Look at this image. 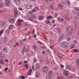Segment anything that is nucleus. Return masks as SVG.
<instances>
[{
	"label": "nucleus",
	"mask_w": 79,
	"mask_h": 79,
	"mask_svg": "<svg viewBox=\"0 0 79 79\" xmlns=\"http://www.w3.org/2000/svg\"><path fill=\"white\" fill-rule=\"evenodd\" d=\"M71 67H69L68 65H67L66 67V70H65L63 72V74L64 76H65L66 77H67L68 76V73H69V71H67V69H69V70H71Z\"/></svg>",
	"instance_id": "nucleus-1"
},
{
	"label": "nucleus",
	"mask_w": 79,
	"mask_h": 79,
	"mask_svg": "<svg viewBox=\"0 0 79 79\" xmlns=\"http://www.w3.org/2000/svg\"><path fill=\"white\" fill-rule=\"evenodd\" d=\"M60 45L64 48H67L68 47V44L66 42H62L60 43Z\"/></svg>",
	"instance_id": "nucleus-2"
},
{
	"label": "nucleus",
	"mask_w": 79,
	"mask_h": 79,
	"mask_svg": "<svg viewBox=\"0 0 79 79\" xmlns=\"http://www.w3.org/2000/svg\"><path fill=\"white\" fill-rule=\"evenodd\" d=\"M67 29L68 31V34H69V35H71L73 33V31H72V28L71 27H69L67 28Z\"/></svg>",
	"instance_id": "nucleus-3"
},
{
	"label": "nucleus",
	"mask_w": 79,
	"mask_h": 79,
	"mask_svg": "<svg viewBox=\"0 0 79 79\" xmlns=\"http://www.w3.org/2000/svg\"><path fill=\"white\" fill-rule=\"evenodd\" d=\"M39 68V66L38 64H36L35 67H34V66H32V69L33 70H37V69H38Z\"/></svg>",
	"instance_id": "nucleus-4"
},
{
	"label": "nucleus",
	"mask_w": 79,
	"mask_h": 79,
	"mask_svg": "<svg viewBox=\"0 0 79 79\" xmlns=\"http://www.w3.org/2000/svg\"><path fill=\"white\" fill-rule=\"evenodd\" d=\"M21 0H14V2L17 5H19L21 3Z\"/></svg>",
	"instance_id": "nucleus-5"
},
{
	"label": "nucleus",
	"mask_w": 79,
	"mask_h": 79,
	"mask_svg": "<svg viewBox=\"0 0 79 79\" xmlns=\"http://www.w3.org/2000/svg\"><path fill=\"white\" fill-rule=\"evenodd\" d=\"M9 21L10 23L13 24V23H14L15 22V19L11 18L9 19Z\"/></svg>",
	"instance_id": "nucleus-6"
},
{
	"label": "nucleus",
	"mask_w": 79,
	"mask_h": 79,
	"mask_svg": "<svg viewBox=\"0 0 79 79\" xmlns=\"http://www.w3.org/2000/svg\"><path fill=\"white\" fill-rule=\"evenodd\" d=\"M23 22V20L20 19L17 20V23L18 26H20L21 25V23Z\"/></svg>",
	"instance_id": "nucleus-7"
},
{
	"label": "nucleus",
	"mask_w": 79,
	"mask_h": 79,
	"mask_svg": "<svg viewBox=\"0 0 79 79\" xmlns=\"http://www.w3.org/2000/svg\"><path fill=\"white\" fill-rule=\"evenodd\" d=\"M5 4L6 5H7V6H9L10 5V0H6L5 2Z\"/></svg>",
	"instance_id": "nucleus-8"
},
{
	"label": "nucleus",
	"mask_w": 79,
	"mask_h": 79,
	"mask_svg": "<svg viewBox=\"0 0 79 79\" xmlns=\"http://www.w3.org/2000/svg\"><path fill=\"white\" fill-rule=\"evenodd\" d=\"M48 70V67H44L43 68V71H44V72H46Z\"/></svg>",
	"instance_id": "nucleus-9"
},
{
	"label": "nucleus",
	"mask_w": 79,
	"mask_h": 79,
	"mask_svg": "<svg viewBox=\"0 0 79 79\" xmlns=\"http://www.w3.org/2000/svg\"><path fill=\"white\" fill-rule=\"evenodd\" d=\"M32 7V5H28L26 7V9H30V8H31Z\"/></svg>",
	"instance_id": "nucleus-10"
},
{
	"label": "nucleus",
	"mask_w": 79,
	"mask_h": 79,
	"mask_svg": "<svg viewBox=\"0 0 79 79\" xmlns=\"http://www.w3.org/2000/svg\"><path fill=\"white\" fill-rule=\"evenodd\" d=\"M31 73H32V69H30L27 73V75H30L31 74Z\"/></svg>",
	"instance_id": "nucleus-11"
},
{
	"label": "nucleus",
	"mask_w": 79,
	"mask_h": 79,
	"mask_svg": "<svg viewBox=\"0 0 79 79\" xmlns=\"http://www.w3.org/2000/svg\"><path fill=\"white\" fill-rule=\"evenodd\" d=\"M63 6H62L61 4H60L58 5V8H59V9H61V8H63Z\"/></svg>",
	"instance_id": "nucleus-12"
},
{
	"label": "nucleus",
	"mask_w": 79,
	"mask_h": 79,
	"mask_svg": "<svg viewBox=\"0 0 79 79\" xmlns=\"http://www.w3.org/2000/svg\"><path fill=\"white\" fill-rule=\"evenodd\" d=\"M3 8V3L0 2V8Z\"/></svg>",
	"instance_id": "nucleus-13"
},
{
	"label": "nucleus",
	"mask_w": 79,
	"mask_h": 79,
	"mask_svg": "<svg viewBox=\"0 0 79 79\" xmlns=\"http://www.w3.org/2000/svg\"><path fill=\"white\" fill-rule=\"evenodd\" d=\"M3 42H8V39H7V37H4V40H3Z\"/></svg>",
	"instance_id": "nucleus-14"
},
{
	"label": "nucleus",
	"mask_w": 79,
	"mask_h": 79,
	"mask_svg": "<svg viewBox=\"0 0 79 79\" xmlns=\"http://www.w3.org/2000/svg\"><path fill=\"white\" fill-rule=\"evenodd\" d=\"M36 77H39V76H40V73L39 72H36Z\"/></svg>",
	"instance_id": "nucleus-15"
},
{
	"label": "nucleus",
	"mask_w": 79,
	"mask_h": 79,
	"mask_svg": "<svg viewBox=\"0 0 79 79\" xmlns=\"http://www.w3.org/2000/svg\"><path fill=\"white\" fill-rule=\"evenodd\" d=\"M46 23V24H50V21H49V19H47L45 21Z\"/></svg>",
	"instance_id": "nucleus-16"
},
{
	"label": "nucleus",
	"mask_w": 79,
	"mask_h": 79,
	"mask_svg": "<svg viewBox=\"0 0 79 79\" xmlns=\"http://www.w3.org/2000/svg\"><path fill=\"white\" fill-rule=\"evenodd\" d=\"M31 18H35V19L37 18V17H36V16H35L34 15H31Z\"/></svg>",
	"instance_id": "nucleus-17"
},
{
	"label": "nucleus",
	"mask_w": 79,
	"mask_h": 79,
	"mask_svg": "<svg viewBox=\"0 0 79 79\" xmlns=\"http://www.w3.org/2000/svg\"><path fill=\"white\" fill-rule=\"evenodd\" d=\"M74 47V44H72L70 47V49H72V48H73Z\"/></svg>",
	"instance_id": "nucleus-18"
},
{
	"label": "nucleus",
	"mask_w": 79,
	"mask_h": 79,
	"mask_svg": "<svg viewBox=\"0 0 79 79\" xmlns=\"http://www.w3.org/2000/svg\"><path fill=\"white\" fill-rule=\"evenodd\" d=\"M39 18L40 19L42 20L44 18V17L40 15L39 16Z\"/></svg>",
	"instance_id": "nucleus-19"
},
{
	"label": "nucleus",
	"mask_w": 79,
	"mask_h": 79,
	"mask_svg": "<svg viewBox=\"0 0 79 79\" xmlns=\"http://www.w3.org/2000/svg\"><path fill=\"white\" fill-rule=\"evenodd\" d=\"M20 78L21 79H24L25 78H26V77L25 76H22L20 77Z\"/></svg>",
	"instance_id": "nucleus-20"
},
{
	"label": "nucleus",
	"mask_w": 79,
	"mask_h": 79,
	"mask_svg": "<svg viewBox=\"0 0 79 79\" xmlns=\"http://www.w3.org/2000/svg\"><path fill=\"white\" fill-rule=\"evenodd\" d=\"M59 56L60 58H63V55L60 53H59Z\"/></svg>",
	"instance_id": "nucleus-21"
},
{
	"label": "nucleus",
	"mask_w": 79,
	"mask_h": 79,
	"mask_svg": "<svg viewBox=\"0 0 79 79\" xmlns=\"http://www.w3.org/2000/svg\"><path fill=\"white\" fill-rule=\"evenodd\" d=\"M0 63L1 64H4V62H3V61L2 60H0Z\"/></svg>",
	"instance_id": "nucleus-22"
},
{
	"label": "nucleus",
	"mask_w": 79,
	"mask_h": 79,
	"mask_svg": "<svg viewBox=\"0 0 79 79\" xmlns=\"http://www.w3.org/2000/svg\"><path fill=\"white\" fill-rule=\"evenodd\" d=\"M33 49L34 50H36V49H37V46L35 45V44L34 45Z\"/></svg>",
	"instance_id": "nucleus-23"
},
{
	"label": "nucleus",
	"mask_w": 79,
	"mask_h": 79,
	"mask_svg": "<svg viewBox=\"0 0 79 79\" xmlns=\"http://www.w3.org/2000/svg\"><path fill=\"white\" fill-rule=\"evenodd\" d=\"M13 27H14V26H13V25H10V26L9 28L10 29H12V28H13Z\"/></svg>",
	"instance_id": "nucleus-24"
},
{
	"label": "nucleus",
	"mask_w": 79,
	"mask_h": 79,
	"mask_svg": "<svg viewBox=\"0 0 79 79\" xmlns=\"http://www.w3.org/2000/svg\"><path fill=\"white\" fill-rule=\"evenodd\" d=\"M10 30H9V29L7 30L6 31V32L7 34H9V33H10Z\"/></svg>",
	"instance_id": "nucleus-25"
},
{
	"label": "nucleus",
	"mask_w": 79,
	"mask_h": 79,
	"mask_svg": "<svg viewBox=\"0 0 79 79\" xmlns=\"http://www.w3.org/2000/svg\"><path fill=\"white\" fill-rule=\"evenodd\" d=\"M25 68L27 69L28 68V64H25Z\"/></svg>",
	"instance_id": "nucleus-26"
},
{
	"label": "nucleus",
	"mask_w": 79,
	"mask_h": 79,
	"mask_svg": "<svg viewBox=\"0 0 79 79\" xmlns=\"http://www.w3.org/2000/svg\"><path fill=\"white\" fill-rule=\"evenodd\" d=\"M3 30H1V31H0V35H1L3 33Z\"/></svg>",
	"instance_id": "nucleus-27"
},
{
	"label": "nucleus",
	"mask_w": 79,
	"mask_h": 79,
	"mask_svg": "<svg viewBox=\"0 0 79 79\" xmlns=\"http://www.w3.org/2000/svg\"><path fill=\"white\" fill-rule=\"evenodd\" d=\"M0 26L1 27H3L4 26V22H2Z\"/></svg>",
	"instance_id": "nucleus-28"
},
{
	"label": "nucleus",
	"mask_w": 79,
	"mask_h": 79,
	"mask_svg": "<svg viewBox=\"0 0 79 79\" xmlns=\"http://www.w3.org/2000/svg\"><path fill=\"white\" fill-rule=\"evenodd\" d=\"M57 79H64L63 78H62V77H57Z\"/></svg>",
	"instance_id": "nucleus-29"
},
{
	"label": "nucleus",
	"mask_w": 79,
	"mask_h": 79,
	"mask_svg": "<svg viewBox=\"0 0 79 79\" xmlns=\"http://www.w3.org/2000/svg\"><path fill=\"white\" fill-rule=\"evenodd\" d=\"M3 52H7V48H4L3 49Z\"/></svg>",
	"instance_id": "nucleus-30"
},
{
	"label": "nucleus",
	"mask_w": 79,
	"mask_h": 79,
	"mask_svg": "<svg viewBox=\"0 0 79 79\" xmlns=\"http://www.w3.org/2000/svg\"><path fill=\"white\" fill-rule=\"evenodd\" d=\"M14 17H17L18 16V13H14Z\"/></svg>",
	"instance_id": "nucleus-31"
},
{
	"label": "nucleus",
	"mask_w": 79,
	"mask_h": 79,
	"mask_svg": "<svg viewBox=\"0 0 79 79\" xmlns=\"http://www.w3.org/2000/svg\"><path fill=\"white\" fill-rule=\"evenodd\" d=\"M28 20H29L30 21H34V20L33 19L30 18H29L28 19Z\"/></svg>",
	"instance_id": "nucleus-32"
},
{
	"label": "nucleus",
	"mask_w": 79,
	"mask_h": 79,
	"mask_svg": "<svg viewBox=\"0 0 79 79\" xmlns=\"http://www.w3.org/2000/svg\"><path fill=\"white\" fill-rule=\"evenodd\" d=\"M74 52H79V50L77 49H74Z\"/></svg>",
	"instance_id": "nucleus-33"
},
{
	"label": "nucleus",
	"mask_w": 79,
	"mask_h": 79,
	"mask_svg": "<svg viewBox=\"0 0 79 79\" xmlns=\"http://www.w3.org/2000/svg\"><path fill=\"white\" fill-rule=\"evenodd\" d=\"M73 78V76H69L67 78V79H71Z\"/></svg>",
	"instance_id": "nucleus-34"
},
{
	"label": "nucleus",
	"mask_w": 79,
	"mask_h": 79,
	"mask_svg": "<svg viewBox=\"0 0 79 79\" xmlns=\"http://www.w3.org/2000/svg\"><path fill=\"white\" fill-rule=\"evenodd\" d=\"M23 42L22 41H21L20 43H19V45H23Z\"/></svg>",
	"instance_id": "nucleus-35"
},
{
	"label": "nucleus",
	"mask_w": 79,
	"mask_h": 79,
	"mask_svg": "<svg viewBox=\"0 0 79 79\" xmlns=\"http://www.w3.org/2000/svg\"><path fill=\"white\" fill-rule=\"evenodd\" d=\"M8 68L6 67L4 69V71H5V72H6V71H7V70H8Z\"/></svg>",
	"instance_id": "nucleus-36"
},
{
	"label": "nucleus",
	"mask_w": 79,
	"mask_h": 79,
	"mask_svg": "<svg viewBox=\"0 0 79 79\" xmlns=\"http://www.w3.org/2000/svg\"><path fill=\"white\" fill-rule=\"evenodd\" d=\"M29 48H27V49H25V52H28V51H29Z\"/></svg>",
	"instance_id": "nucleus-37"
},
{
	"label": "nucleus",
	"mask_w": 79,
	"mask_h": 79,
	"mask_svg": "<svg viewBox=\"0 0 79 79\" xmlns=\"http://www.w3.org/2000/svg\"><path fill=\"white\" fill-rule=\"evenodd\" d=\"M56 30L57 31H58L59 32H60V28L58 27L56 28Z\"/></svg>",
	"instance_id": "nucleus-38"
},
{
	"label": "nucleus",
	"mask_w": 79,
	"mask_h": 79,
	"mask_svg": "<svg viewBox=\"0 0 79 79\" xmlns=\"http://www.w3.org/2000/svg\"><path fill=\"white\" fill-rule=\"evenodd\" d=\"M35 33V30H34L32 31V32L31 33V34H33Z\"/></svg>",
	"instance_id": "nucleus-39"
},
{
	"label": "nucleus",
	"mask_w": 79,
	"mask_h": 79,
	"mask_svg": "<svg viewBox=\"0 0 79 79\" xmlns=\"http://www.w3.org/2000/svg\"><path fill=\"white\" fill-rule=\"evenodd\" d=\"M71 39V37H68V41H69V40H70Z\"/></svg>",
	"instance_id": "nucleus-40"
},
{
	"label": "nucleus",
	"mask_w": 79,
	"mask_h": 79,
	"mask_svg": "<svg viewBox=\"0 0 79 79\" xmlns=\"http://www.w3.org/2000/svg\"><path fill=\"white\" fill-rule=\"evenodd\" d=\"M40 8L42 10H44V6H40Z\"/></svg>",
	"instance_id": "nucleus-41"
},
{
	"label": "nucleus",
	"mask_w": 79,
	"mask_h": 79,
	"mask_svg": "<svg viewBox=\"0 0 79 79\" xmlns=\"http://www.w3.org/2000/svg\"><path fill=\"white\" fill-rule=\"evenodd\" d=\"M41 48H42V49H44V48H45L46 47H43V46H41Z\"/></svg>",
	"instance_id": "nucleus-42"
},
{
	"label": "nucleus",
	"mask_w": 79,
	"mask_h": 79,
	"mask_svg": "<svg viewBox=\"0 0 79 79\" xmlns=\"http://www.w3.org/2000/svg\"><path fill=\"white\" fill-rule=\"evenodd\" d=\"M60 37L61 38H62V39H63V37H64V35H60Z\"/></svg>",
	"instance_id": "nucleus-43"
},
{
	"label": "nucleus",
	"mask_w": 79,
	"mask_h": 79,
	"mask_svg": "<svg viewBox=\"0 0 79 79\" xmlns=\"http://www.w3.org/2000/svg\"><path fill=\"white\" fill-rule=\"evenodd\" d=\"M54 47V46H53V45H52L50 47V48H51V49H52V48H53Z\"/></svg>",
	"instance_id": "nucleus-44"
},
{
	"label": "nucleus",
	"mask_w": 79,
	"mask_h": 79,
	"mask_svg": "<svg viewBox=\"0 0 79 79\" xmlns=\"http://www.w3.org/2000/svg\"><path fill=\"white\" fill-rule=\"evenodd\" d=\"M65 20H68V19H69V18H68V17H65Z\"/></svg>",
	"instance_id": "nucleus-45"
},
{
	"label": "nucleus",
	"mask_w": 79,
	"mask_h": 79,
	"mask_svg": "<svg viewBox=\"0 0 79 79\" xmlns=\"http://www.w3.org/2000/svg\"><path fill=\"white\" fill-rule=\"evenodd\" d=\"M62 39V38H61V37H60V38L59 39V41H61V40Z\"/></svg>",
	"instance_id": "nucleus-46"
},
{
	"label": "nucleus",
	"mask_w": 79,
	"mask_h": 79,
	"mask_svg": "<svg viewBox=\"0 0 79 79\" xmlns=\"http://www.w3.org/2000/svg\"><path fill=\"white\" fill-rule=\"evenodd\" d=\"M55 17H57V13H56L54 15Z\"/></svg>",
	"instance_id": "nucleus-47"
},
{
	"label": "nucleus",
	"mask_w": 79,
	"mask_h": 79,
	"mask_svg": "<svg viewBox=\"0 0 79 79\" xmlns=\"http://www.w3.org/2000/svg\"><path fill=\"white\" fill-rule=\"evenodd\" d=\"M60 67H61V68H64V65H63L61 64Z\"/></svg>",
	"instance_id": "nucleus-48"
},
{
	"label": "nucleus",
	"mask_w": 79,
	"mask_h": 79,
	"mask_svg": "<svg viewBox=\"0 0 79 79\" xmlns=\"http://www.w3.org/2000/svg\"><path fill=\"white\" fill-rule=\"evenodd\" d=\"M38 42L39 43V44H42V42H41L40 41H38Z\"/></svg>",
	"instance_id": "nucleus-49"
},
{
	"label": "nucleus",
	"mask_w": 79,
	"mask_h": 79,
	"mask_svg": "<svg viewBox=\"0 0 79 79\" xmlns=\"http://www.w3.org/2000/svg\"><path fill=\"white\" fill-rule=\"evenodd\" d=\"M22 63H23L22 62H19L18 64V65H21V64H22Z\"/></svg>",
	"instance_id": "nucleus-50"
},
{
	"label": "nucleus",
	"mask_w": 79,
	"mask_h": 79,
	"mask_svg": "<svg viewBox=\"0 0 79 79\" xmlns=\"http://www.w3.org/2000/svg\"><path fill=\"white\" fill-rule=\"evenodd\" d=\"M14 11H15V13H18V12H17V10H16V9Z\"/></svg>",
	"instance_id": "nucleus-51"
},
{
	"label": "nucleus",
	"mask_w": 79,
	"mask_h": 79,
	"mask_svg": "<svg viewBox=\"0 0 79 79\" xmlns=\"http://www.w3.org/2000/svg\"><path fill=\"white\" fill-rule=\"evenodd\" d=\"M47 19H50V16H48L47 17Z\"/></svg>",
	"instance_id": "nucleus-52"
},
{
	"label": "nucleus",
	"mask_w": 79,
	"mask_h": 79,
	"mask_svg": "<svg viewBox=\"0 0 79 79\" xmlns=\"http://www.w3.org/2000/svg\"><path fill=\"white\" fill-rule=\"evenodd\" d=\"M33 12H35V11H36V10H35L34 9L32 10Z\"/></svg>",
	"instance_id": "nucleus-53"
},
{
	"label": "nucleus",
	"mask_w": 79,
	"mask_h": 79,
	"mask_svg": "<svg viewBox=\"0 0 79 79\" xmlns=\"http://www.w3.org/2000/svg\"><path fill=\"white\" fill-rule=\"evenodd\" d=\"M18 45H19V43H17L15 44V45H16V46H18Z\"/></svg>",
	"instance_id": "nucleus-54"
},
{
	"label": "nucleus",
	"mask_w": 79,
	"mask_h": 79,
	"mask_svg": "<svg viewBox=\"0 0 79 79\" xmlns=\"http://www.w3.org/2000/svg\"><path fill=\"white\" fill-rule=\"evenodd\" d=\"M67 4H68V5H70V2H69L67 1Z\"/></svg>",
	"instance_id": "nucleus-55"
},
{
	"label": "nucleus",
	"mask_w": 79,
	"mask_h": 79,
	"mask_svg": "<svg viewBox=\"0 0 79 79\" xmlns=\"http://www.w3.org/2000/svg\"><path fill=\"white\" fill-rule=\"evenodd\" d=\"M19 10H21V11H22V10H23V9L22 8H19Z\"/></svg>",
	"instance_id": "nucleus-56"
},
{
	"label": "nucleus",
	"mask_w": 79,
	"mask_h": 79,
	"mask_svg": "<svg viewBox=\"0 0 79 79\" xmlns=\"http://www.w3.org/2000/svg\"><path fill=\"white\" fill-rule=\"evenodd\" d=\"M51 63H52V64H55V61H53L51 62Z\"/></svg>",
	"instance_id": "nucleus-57"
},
{
	"label": "nucleus",
	"mask_w": 79,
	"mask_h": 79,
	"mask_svg": "<svg viewBox=\"0 0 79 79\" xmlns=\"http://www.w3.org/2000/svg\"><path fill=\"white\" fill-rule=\"evenodd\" d=\"M50 7L51 8H53V6H52V5L50 6Z\"/></svg>",
	"instance_id": "nucleus-58"
},
{
	"label": "nucleus",
	"mask_w": 79,
	"mask_h": 79,
	"mask_svg": "<svg viewBox=\"0 0 79 79\" xmlns=\"http://www.w3.org/2000/svg\"><path fill=\"white\" fill-rule=\"evenodd\" d=\"M74 9L75 10H77V11H79L78 10V9H77V8H74Z\"/></svg>",
	"instance_id": "nucleus-59"
},
{
	"label": "nucleus",
	"mask_w": 79,
	"mask_h": 79,
	"mask_svg": "<svg viewBox=\"0 0 79 79\" xmlns=\"http://www.w3.org/2000/svg\"><path fill=\"white\" fill-rule=\"evenodd\" d=\"M5 61H6L7 63H8V60H7V59H6L5 60Z\"/></svg>",
	"instance_id": "nucleus-60"
},
{
	"label": "nucleus",
	"mask_w": 79,
	"mask_h": 79,
	"mask_svg": "<svg viewBox=\"0 0 79 79\" xmlns=\"http://www.w3.org/2000/svg\"><path fill=\"white\" fill-rule=\"evenodd\" d=\"M36 61H37V60L36 59H34L33 60V62H36Z\"/></svg>",
	"instance_id": "nucleus-61"
},
{
	"label": "nucleus",
	"mask_w": 79,
	"mask_h": 79,
	"mask_svg": "<svg viewBox=\"0 0 79 79\" xmlns=\"http://www.w3.org/2000/svg\"><path fill=\"white\" fill-rule=\"evenodd\" d=\"M74 43H75V44H76L77 43V40H75L74 41Z\"/></svg>",
	"instance_id": "nucleus-62"
},
{
	"label": "nucleus",
	"mask_w": 79,
	"mask_h": 79,
	"mask_svg": "<svg viewBox=\"0 0 79 79\" xmlns=\"http://www.w3.org/2000/svg\"><path fill=\"white\" fill-rule=\"evenodd\" d=\"M37 37V35H36V34H35L34 35V37Z\"/></svg>",
	"instance_id": "nucleus-63"
},
{
	"label": "nucleus",
	"mask_w": 79,
	"mask_h": 79,
	"mask_svg": "<svg viewBox=\"0 0 79 79\" xmlns=\"http://www.w3.org/2000/svg\"><path fill=\"white\" fill-rule=\"evenodd\" d=\"M77 65H79V62H77Z\"/></svg>",
	"instance_id": "nucleus-64"
}]
</instances>
